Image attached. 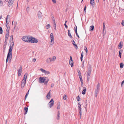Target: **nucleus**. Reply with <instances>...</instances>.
<instances>
[{
	"label": "nucleus",
	"mask_w": 124,
	"mask_h": 124,
	"mask_svg": "<svg viewBox=\"0 0 124 124\" xmlns=\"http://www.w3.org/2000/svg\"><path fill=\"white\" fill-rule=\"evenodd\" d=\"M31 38V36H24L22 38V40L26 42H29Z\"/></svg>",
	"instance_id": "f257e3e1"
},
{
	"label": "nucleus",
	"mask_w": 124,
	"mask_h": 124,
	"mask_svg": "<svg viewBox=\"0 0 124 124\" xmlns=\"http://www.w3.org/2000/svg\"><path fill=\"white\" fill-rule=\"evenodd\" d=\"M100 88V84L99 83L97 85L95 89V96L97 97V94L99 93Z\"/></svg>",
	"instance_id": "f03ea898"
},
{
	"label": "nucleus",
	"mask_w": 124,
	"mask_h": 124,
	"mask_svg": "<svg viewBox=\"0 0 124 124\" xmlns=\"http://www.w3.org/2000/svg\"><path fill=\"white\" fill-rule=\"evenodd\" d=\"M29 42L37 43L38 42L37 39L34 38L31 36V38Z\"/></svg>",
	"instance_id": "7ed1b4c3"
},
{
	"label": "nucleus",
	"mask_w": 124,
	"mask_h": 124,
	"mask_svg": "<svg viewBox=\"0 0 124 124\" xmlns=\"http://www.w3.org/2000/svg\"><path fill=\"white\" fill-rule=\"evenodd\" d=\"M50 36L51 38L50 45L52 46L53 45L54 43V39L53 34L52 33H51L50 34Z\"/></svg>",
	"instance_id": "20e7f679"
},
{
	"label": "nucleus",
	"mask_w": 124,
	"mask_h": 124,
	"mask_svg": "<svg viewBox=\"0 0 124 124\" xmlns=\"http://www.w3.org/2000/svg\"><path fill=\"white\" fill-rule=\"evenodd\" d=\"M47 78L46 77H40L39 78V82L40 83H43Z\"/></svg>",
	"instance_id": "39448f33"
},
{
	"label": "nucleus",
	"mask_w": 124,
	"mask_h": 124,
	"mask_svg": "<svg viewBox=\"0 0 124 124\" xmlns=\"http://www.w3.org/2000/svg\"><path fill=\"white\" fill-rule=\"evenodd\" d=\"M13 49V48H12V47L11 46H9L8 52L7 55V56H8V57L9 56L12 57V50Z\"/></svg>",
	"instance_id": "423d86ee"
},
{
	"label": "nucleus",
	"mask_w": 124,
	"mask_h": 124,
	"mask_svg": "<svg viewBox=\"0 0 124 124\" xmlns=\"http://www.w3.org/2000/svg\"><path fill=\"white\" fill-rule=\"evenodd\" d=\"M9 33V29H8V28H7L6 33V35L5 37V42H6L7 40L8 39Z\"/></svg>",
	"instance_id": "0eeeda50"
},
{
	"label": "nucleus",
	"mask_w": 124,
	"mask_h": 124,
	"mask_svg": "<svg viewBox=\"0 0 124 124\" xmlns=\"http://www.w3.org/2000/svg\"><path fill=\"white\" fill-rule=\"evenodd\" d=\"M54 104V101L53 99H51L50 101L48 103V104L49 105V108H51L53 106Z\"/></svg>",
	"instance_id": "6e6552de"
},
{
	"label": "nucleus",
	"mask_w": 124,
	"mask_h": 124,
	"mask_svg": "<svg viewBox=\"0 0 124 124\" xmlns=\"http://www.w3.org/2000/svg\"><path fill=\"white\" fill-rule=\"evenodd\" d=\"M40 70L42 72L45 74L46 75H48L50 74V72L49 71L45 70L41 68Z\"/></svg>",
	"instance_id": "1a4fd4ad"
},
{
	"label": "nucleus",
	"mask_w": 124,
	"mask_h": 124,
	"mask_svg": "<svg viewBox=\"0 0 124 124\" xmlns=\"http://www.w3.org/2000/svg\"><path fill=\"white\" fill-rule=\"evenodd\" d=\"M14 2V0H9L8 3V6L9 7H12Z\"/></svg>",
	"instance_id": "9d476101"
},
{
	"label": "nucleus",
	"mask_w": 124,
	"mask_h": 124,
	"mask_svg": "<svg viewBox=\"0 0 124 124\" xmlns=\"http://www.w3.org/2000/svg\"><path fill=\"white\" fill-rule=\"evenodd\" d=\"M26 79H23L21 83V86L22 88H23L25 85L26 82Z\"/></svg>",
	"instance_id": "9b49d317"
},
{
	"label": "nucleus",
	"mask_w": 124,
	"mask_h": 124,
	"mask_svg": "<svg viewBox=\"0 0 124 124\" xmlns=\"http://www.w3.org/2000/svg\"><path fill=\"white\" fill-rule=\"evenodd\" d=\"M22 66H21V65L20 68L19 69L17 70V74L18 76H20L21 75L22 72Z\"/></svg>",
	"instance_id": "f8f14e48"
},
{
	"label": "nucleus",
	"mask_w": 124,
	"mask_h": 124,
	"mask_svg": "<svg viewBox=\"0 0 124 124\" xmlns=\"http://www.w3.org/2000/svg\"><path fill=\"white\" fill-rule=\"evenodd\" d=\"M106 33V28L105 25L104 23H103V35H104Z\"/></svg>",
	"instance_id": "ddd939ff"
},
{
	"label": "nucleus",
	"mask_w": 124,
	"mask_h": 124,
	"mask_svg": "<svg viewBox=\"0 0 124 124\" xmlns=\"http://www.w3.org/2000/svg\"><path fill=\"white\" fill-rule=\"evenodd\" d=\"M72 42L73 44V45L77 49H78V47L77 45H76V43H75V42L73 40H72Z\"/></svg>",
	"instance_id": "4468645a"
},
{
	"label": "nucleus",
	"mask_w": 124,
	"mask_h": 124,
	"mask_svg": "<svg viewBox=\"0 0 124 124\" xmlns=\"http://www.w3.org/2000/svg\"><path fill=\"white\" fill-rule=\"evenodd\" d=\"M50 92V91L48 93L46 96V97L47 99H49L50 98L51 96Z\"/></svg>",
	"instance_id": "2eb2a0df"
},
{
	"label": "nucleus",
	"mask_w": 124,
	"mask_h": 124,
	"mask_svg": "<svg viewBox=\"0 0 124 124\" xmlns=\"http://www.w3.org/2000/svg\"><path fill=\"white\" fill-rule=\"evenodd\" d=\"M12 59V57L10 56H8H8H7V59L6 61V63H7L8 61H8L10 62L11 61Z\"/></svg>",
	"instance_id": "dca6fc26"
},
{
	"label": "nucleus",
	"mask_w": 124,
	"mask_h": 124,
	"mask_svg": "<svg viewBox=\"0 0 124 124\" xmlns=\"http://www.w3.org/2000/svg\"><path fill=\"white\" fill-rule=\"evenodd\" d=\"M90 1L91 5L93 6V7H94V0H90Z\"/></svg>",
	"instance_id": "f3484780"
},
{
	"label": "nucleus",
	"mask_w": 124,
	"mask_h": 124,
	"mask_svg": "<svg viewBox=\"0 0 124 124\" xmlns=\"http://www.w3.org/2000/svg\"><path fill=\"white\" fill-rule=\"evenodd\" d=\"M123 46V42H121L119 44L118 46L119 47V49H120Z\"/></svg>",
	"instance_id": "a211bd4d"
},
{
	"label": "nucleus",
	"mask_w": 124,
	"mask_h": 124,
	"mask_svg": "<svg viewBox=\"0 0 124 124\" xmlns=\"http://www.w3.org/2000/svg\"><path fill=\"white\" fill-rule=\"evenodd\" d=\"M42 15V13L40 12H38V18H41V15Z\"/></svg>",
	"instance_id": "6ab92c4d"
},
{
	"label": "nucleus",
	"mask_w": 124,
	"mask_h": 124,
	"mask_svg": "<svg viewBox=\"0 0 124 124\" xmlns=\"http://www.w3.org/2000/svg\"><path fill=\"white\" fill-rule=\"evenodd\" d=\"M51 62V58H48L46 60V62L48 63H50Z\"/></svg>",
	"instance_id": "aec40b11"
},
{
	"label": "nucleus",
	"mask_w": 124,
	"mask_h": 124,
	"mask_svg": "<svg viewBox=\"0 0 124 124\" xmlns=\"http://www.w3.org/2000/svg\"><path fill=\"white\" fill-rule=\"evenodd\" d=\"M91 66L90 65L89 66L88 70V72H91Z\"/></svg>",
	"instance_id": "412c9836"
},
{
	"label": "nucleus",
	"mask_w": 124,
	"mask_h": 124,
	"mask_svg": "<svg viewBox=\"0 0 124 124\" xmlns=\"http://www.w3.org/2000/svg\"><path fill=\"white\" fill-rule=\"evenodd\" d=\"M78 107L79 109V111H81V105L80 103H78Z\"/></svg>",
	"instance_id": "4be33fe9"
},
{
	"label": "nucleus",
	"mask_w": 124,
	"mask_h": 124,
	"mask_svg": "<svg viewBox=\"0 0 124 124\" xmlns=\"http://www.w3.org/2000/svg\"><path fill=\"white\" fill-rule=\"evenodd\" d=\"M69 64L70 65H71V66L72 67H73V64L72 60H70L69 62Z\"/></svg>",
	"instance_id": "5701e85b"
},
{
	"label": "nucleus",
	"mask_w": 124,
	"mask_h": 124,
	"mask_svg": "<svg viewBox=\"0 0 124 124\" xmlns=\"http://www.w3.org/2000/svg\"><path fill=\"white\" fill-rule=\"evenodd\" d=\"M68 35L70 38L72 39V37L71 35L70 30H68Z\"/></svg>",
	"instance_id": "b1692460"
},
{
	"label": "nucleus",
	"mask_w": 124,
	"mask_h": 124,
	"mask_svg": "<svg viewBox=\"0 0 124 124\" xmlns=\"http://www.w3.org/2000/svg\"><path fill=\"white\" fill-rule=\"evenodd\" d=\"M28 110V108L27 107H25L24 108V110L25 111L24 114H27V112Z\"/></svg>",
	"instance_id": "393cba45"
},
{
	"label": "nucleus",
	"mask_w": 124,
	"mask_h": 124,
	"mask_svg": "<svg viewBox=\"0 0 124 124\" xmlns=\"http://www.w3.org/2000/svg\"><path fill=\"white\" fill-rule=\"evenodd\" d=\"M56 57L55 56H54L52 58H51V60L52 61H54L55 59H56Z\"/></svg>",
	"instance_id": "a878e982"
},
{
	"label": "nucleus",
	"mask_w": 124,
	"mask_h": 124,
	"mask_svg": "<svg viewBox=\"0 0 124 124\" xmlns=\"http://www.w3.org/2000/svg\"><path fill=\"white\" fill-rule=\"evenodd\" d=\"M60 112L59 111H58V114L57 115V118L58 119H59V117H60Z\"/></svg>",
	"instance_id": "bb28decb"
},
{
	"label": "nucleus",
	"mask_w": 124,
	"mask_h": 124,
	"mask_svg": "<svg viewBox=\"0 0 124 124\" xmlns=\"http://www.w3.org/2000/svg\"><path fill=\"white\" fill-rule=\"evenodd\" d=\"M27 73H26L24 75L23 79H26H26L27 78Z\"/></svg>",
	"instance_id": "cd10ccee"
},
{
	"label": "nucleus",
	"mask_w": 124,
	"mask_h": 124,
	"mask_svg": "<svg viewBox=\"0 0 124 124\" xmlns=\"http://www.w3.org/2000/svg\"><path fill=\"white\" fill-rule=\"evenodd\" d=\"M94 26L93 25H92L90 27V30L93 31L94 29Z\"/></svg>",
	"instance_id": "c85d7f7f"
},
{
	"label": "nucleus",
	"mask_w": 124,
	"mask_h": 124,
	"mask_svg": "<svg viewBox=\"0 0 124 124\" xmlns=\"http://www.w3.org/2000/svg\"><path fill=\"white\" fill-rule=\"evenodd\" d=\"M124 64L122 63L120 64V67L121 68H122L123 67Z\"/></svg>",
	"instance_id": "c756f323"
},
{
	"label": "nucleus",
	"mask_w": 124,
	"mask_h": 124,
	"mask_svg": "<svg viewBox=\"0 0 124 124\" xmlns=\"http://www.w3.org/2000/svg\"><path fill=\"white\" fill-rule=\"evenodd\" d=\"M50 27L49 24H47L46 26V29H48L50 28Z\"/></svg>",
	"instance_id": "7c9ffc66"
},
{
	"label": "nucleus",
	"mask_w": 124,
	"mask_h": 124,
	"mask_svg": "<svg viewBox=\"0 0 124 124\" xmlns=\"http://www.w3.org/2000/svg\"><path fill=\"white\" fill-rule=\"evenodd\" d=\"M29 90H28V92L27 93L26 95L25 96V99H26V98H27L28 94H29Z\"/></svg>",
	"instance_id": "2f4dec72"
},
{
	"label": "nucleus",
	"mask_w": 124,
	"mask_h": 124,
	"mask_svg": "<svg viewBox=\"0 0 124 124\" xmlns=\"http://www.w3.org/2000/svg\"><path fill=\"white\" fill-rule=\"evenodd\" d=\"M2 28L1 27H0V34H2Z\"/></svg>",
	"instance_id": "473e14b6"
},
{
	"label": "nucleus",
	"mask_w": 124,
	"mask_h": 124,
	"mask_svg": "<svg viewBox=\"0 0 124 124\" xmlns=\"http://www.w3.org/2000/svg\"><path fill=\"white\" fill-rule=\"evenodd\" d=\"M77 100L78 101H79L80 100V98L79 96H78L77 98Z\"/></svg>",
	"instance_id": "72a5a7b5"
},
{
	"label": "nucleus",
	"mask_w": 124,
	"mask_h": 124,
	"mask_svg": "<svg viewBox=\"0 0 124 124\" xmlns=\"http://www.w3.org/2000/svg\"><path fill=\"white\" fill-rule=\"evenodd\" d=\"M63 99L65 100L66 99V95H64L63 97Z\"/></svg>",
	"instance_id": "f704fd0d"
},
{
	"label": "nucleus",
	"mask_w": 124,
	"mask_h": 124,
	"mask_svg": "<svg viewBox=\"0 0 124 124\" xmlns=\"http://www.w3.org/2000/svg\"><path fill=\"white\" fill-rule=\"evenodd\" d=\"M77 72H78V75H80L81 74L80 72V71L79 70H78Z\"/></svg>",
	"instance_id": "c9c22d12"
},
{
	"label": "nucleus",
	"mask_w": 124,
	"mask_h": 124,
	"mask_svg": "<svg viewBox=\"0 0 124 124\" xmlns=\"http://www.w3.org/2000/svg\"><path fill=\"white\" fill-rule=\"evenodd\" d=\"M46 80L45 82V84H47V82H48L49 81V79L48 78H47L46 79Z\"/></svg>",
	"instance_id": "e433bc0d"
},
{
	"label": "nucleus",
	"mask_w": 124,
	"mask_h": 124,
	"mask_svg": "<svg viewBox=\"0 0 124 124\" xmlns=\"http://www.w3.org/2000/svg\"><path fill=\"white\" fill-rule=\"evenodd\" d=\"M121 24L123 26H124V20H123L121 22Z\"/></svg>",
	"instance_id": "4c0bfd02"
},
{
	"label": "nucleus",
	"mask_w": 124,
	"mask_h": 124,
	"mask_svg": "<svg viewBox=\"0 0 124 124\" xmlns=\"http://www.w3.org/2000/svg\"><path fill=\"white\" fill-rule=\"evenodd\" d=\"M85 91L84 90H83L82 92V94H83L84 95V94H85Z\"/></svg>",
	"instance_id": "58836bf2"
},
{
	"label": "nucleus",
	"mask_w": 124,
	"mask_h": 124,
	"mask_svg": "<svg viewBox=\"0 0 124 124\" xmlns=\"http://www.w3.org/2000/svg\"><path fill=\"white\" fill-rule=\"evenodd\" d=\"M14 45V43L13 42H12L11 43V45H10V46H11V47H12V48H13V47Z\"/></svg>",
	"instance_id": "ea45409f"
},
{
	"label": "nucleus",
	"mask_w": 124,
	"mask_h": 124,
	"mask_svg": "<svg viewBox=\"0 0 124 124\" xmlns=\"http://www.w3.org/2000/svg\"><path fill=\"white\" fill-rule=\"evenodd\" d=\"M119 56L120 57V58H121V52H120V51L119 52Z\"/></svg>",
	"instance_id": "a19ab883"
},
{
	"label": "nucleus",
	"mask_w": 124,
	"mask_h": 124,
	"mask_svg": "<svg viewBox=\"0 0 124 124\" xmlns=\"http://www.w3.org/2000/svg\"><path fill=\"white\" fill-rule=\"evenodd\" d=\"M91 74V72H87V76L89 77Z\"/></svg>",
	"instance_id": "79ce46f5"
},
{
	"label": "nucleus",
	"mask_w": 124,
	"mask_h": 124,
	"mask_svg": "<svg viewBox=\"0 0 124 124\" xmlns=\"http://www.w3.org/2000/svg\"><path fill=\"white\" fill-rule=\"evenodd\" d=\"M60 108V105L59 104V105L57 107V109H59Z\"/></svg>",
	"instance_id": "37998d69"
},
{
	"label": "nucleus",
	"mask_w": 124,
	"mask_h": 124,
	"mask_svg": "<svg viewBox=\"0 0 124 124\" xmlns=\"http://www.w3.org/2000/svg\"><path fill=\"white\" fill-rule=\"evenodd\" d=\"M85 50L86 52L87 53V52L88 50L87 48L86 47L85 48Z\"/></svg>",
	"instance_id": "c03bdc74"
},
{
	"label": "nucleus",
	"mask_w": 124,
	"mask_h": 124,
	"mask_svg": "<svg viewBox=\"0 0 124 124\" xmlns=\"http://www.w3.org/2000/svg\"><path fill=\"white\" fill-rule=\"evenodd\" d=\"M80 79V81H81V83L83 85V80H82V78H81V79Z\"/></svg>",
	"instance_id": "a18cd8bd"
},
{
	"label": "nucleus",
	"mask_w": 124,
	"mask_h": 124,
	"mask_svg": "<svg viewBox=\"0 0 124 124\" xmlns=\"http://www.w3.org/2000/svg\"><path fill=\"white\" fill-rule=\"evenodd\" d=\"M79 113L80 115V118L81 117V115L82 114V112H81V111H79Z\"/></svg>",
	"instance_id": "49530a36"
},
{
	"label": "nucleus",
	"mask_w": 124,
	"mask_h": 124,
	"mask_svg": "<svg viewBox=\"0 0 124 124\" xmlns=\"http://www.w3.org/2000/svg\"><path fill=\"white\" fill-rule=\"evenodd\" d=\"M53 2L54 3H55L56 2V0H52Z\"/></svg>",
	"instance_id": "de8ad7c7"
},
{
	"label": "nucleus",
	"mask_w": 124,
	"mask_h": 124,
	"mask_svg": "<svg viewBox=\"0 0 124 124\" xmlns=\"http://www.w3.org/2000/svg\"><path fill=\"white\" fill-rule=\"evenodd\" d=\"M84 62H83V63L82 64V67L83 68H84Z\"/></svg>",
	"instance_id": "09e8293b"
},
{
	"label": "nucleus",
	"mask_w": 124,
	"mask_h": 124,
	"mask_svg": "<svg viewBox=\"0 0 124 124\" xmlns=\"http://www.w3.org/2000/svg\"><path fill=\"white\" fill-rule=\"evenodd\" d=\"M64 25L65 26V27L67 29L68 28V27L67 26V25H66V24H65H65H64Z\"/></svg>",
	"instance_id": "8fccbe9b"
},
{
	"label": "nucleus",
	"mask_w": 124,
	"mask_h": 124,
	"mask_svg": "<svg viewBox=\"0 0 124 124\" xmlns=\"http://www.w3.org/2000/svg\"><path fill=\"white\" fill-rule=\"evenodd\" d=\"M78 75L79 76V78H80V79H81V78H82V76H81V74L80 75Z\"/></svg>",
	"instance_id": "3c124183"
},
{
	"label": "nucleus",
	"mask_w": 124,
	"mask_h": 124,
	"mask_svg": "<svg viewBox=\"0 0 124 124\" xmlns=\"http://www.w3.org/2000/svg\"><path fill=\"white\" fill-rule=\"evenodd\" d=\"M2 2L0 0V5L1 6L2 5Z\"/></svg>",
	"instance_id": "603ef678"
},
{
	"label": "nucleus",
	"mask_w": 124,
	"mask_h": 124,
	"mask_svg": "<svg viewBox=\"0 0 124 124\" xmlns=\"http://www.w3.org/2000/svg\"><path fill=\"white\" fill-rule=\"evenodd\" d=\"M83 52H82L81 53L80 58H83Z\"/></svg>",
	"instance_id": "864d4df0"
},
{
	"label": "nucleus",
	"mask_w": 124,
	"mask_h": 124,
	"mask_svg": "<svg viewBox=\"0 0 124 124\" xmlns=\"http://www.w3.org/2000/svg\"><path fill=\"white\" fill-rule=\"evenodd\" d=\"M75 30H76V29L77 30V27L76 26H75L74 27Z\"/></svg>",
	"instance_id": "5fc2aeb1"
},
{
	"label": "nucleus",
	"mask_w": 124,
	"mask_h": 124,
	"mask_svg": "<svg viewBox=\"0 0 124 124\" xmlns=\"http://www.w3.org/2000/svg\"><path fill=\"white\" fill-rule=\"evenodd\" d=\"M86 88L85 87H84L83 88V90H84L85 91H86Z\"/></svg>",
	"instance_id": "6e6d98bb"
},
{
	"label": "nucleus",
	"mask_w": 124,
	"mask_h": 124,
	"mask_svg": "<svg viewBox=\"0 0 124 124\" xmlns=\"http://www.w3.org/2000/svg\"><path fill=\"white\" fill-rule=\"evenodd\" d=\"M89 78H90V77H88L87 76V80L88 81L89 80Z\"/></svg>",
	"instance_id": "4d7b16f0"
},
{
	"label": "nucleus",
	"mask_w": 124,
	"mask_h": 124,
	"mask_svg": "<svg viewBox=\"0 0 124 124\" xmlns=\"http://www.w3.org/2000/svg\"><path fill=\"white\" fill-rule=\"evenodd\" d=\"M54 23H55V20L54 19V17H53V18L52 19Z\"/></svg>",
	"instance_id": "13d9d810"
},
{
	"label": "nucleus",
	"mask_w": 124,
	"mask_h": 124,
	"mask_svg": "<svg viewBox=\"0 0 124 124\" xmlns=\"http://www.w3.org/2000/svg\"><path fill=\"white\" fill-rule=\"evenodd\" d=\"M124 81H122V82L121 85V86L122 87V85L124 83Z\"/></svg>",
	"instance_id": "bf43d9fd"
},
{
	"label": "nucleus",
	"mask_w": 124,
	"mask_h": 124,
	"mask_svg": "<svg viewBox=\"0 0 124 124\" xmlns=\"http://www.w3.org/2000/svg\"><path fill=\"white\" fill-rule=\"evenodd\" d=\"M36 59L35 58H34L32 60L34 62H35L36 61Z\"/></svg>",
	"instance_id": "052dcab7"
},
{
	"label": "nucleus",
	"mask_w": 124,
	"mask_h": 124,
	"mask_svg": "<svg viewBox=\"0 0 124 124\" xmlns=\"http://www.w3.org/2000/svg\"><path fill=\"white\" fill-rule=\"evenodd\" d=\"M76 34V35H77V37H78V38H80V37H79V36L78 35V33H77Z\"/></svg>",
	"instance_id": "680f3d73"
},
{
	"label": "nucleus",
	"mask_w": 124,
	"mask_h": 124,
	"mask_svg": "<svg viewBox=\"0 0 124 124\" xmlns=\"http://www.w3.org/2000/svg\"><path fill=\"white\" fill-rule=\"evenodd\" d=\"M54 85L53 84H51V87H54Z\"/></svg>",
	"instance_id": "e2e57ef3"
},
{
	"label": "nucleus",
	"mask_w": 124,
	"mask_h": 124,
	"mask_svg": "<svg viewBox=\"0 0 124 124\" xmlns=\"http://www.w3.org/2000/svg\"><path fill=\"white\" fill-rule=\"evenodd\" d=\"M3 47H4V50H5V48L6 47V46H5V45H4V46H3Z\"/></svg>",
	"instance_id": "0e129e2a"
},
{
	"label": "nucleus",
	"mask_w": 124,
	"mask_h": 124,
	"mask_svg": "<svg viewBox=\"0 0 124 124\" xmlns=\"http://www.w3.org/2000/svg\"><path fill=\"white\" fill-rule=\"evenodd\" d=\"M27 12H28V10H29V8L28 7L27 8Z\"/></svg>",
	"instance_id": "69168bd1"
},
{
	"label": "nucleus",
	"mask_w": 124,
	"mask_h": 124,
	"mask_svg": "<svg viewBox=\"0 0 124 124\" xmlns=\"http://www.w3.org/2000/svg\"><path fill=\"white\" fill-rule=\"evenodd\" d=\"M86 6H85V7H84V10H86Z\"/></svg>",
	"instance_id": "338daca9"
},
{
	"label": "nucleus",
	"mask_w": 124,
	"mask_h": 124,
	"mask_svg": "<svg viewBox=\"0 0 124 124\" xmlns=\"http://www.w3.org/2000/svg\"><path fill=\"white\" fill-rule=\"evenodd\" d=\"M70 60H72L71 56H70Z\"/></svg>",
	"instance_id": "774afa93"
}]
</instances>
